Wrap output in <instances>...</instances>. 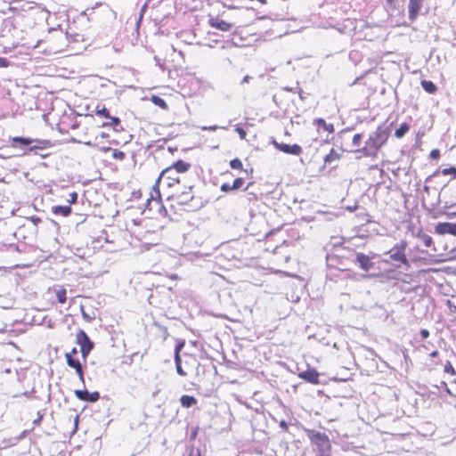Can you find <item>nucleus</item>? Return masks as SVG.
<instances>
[{"mask_svg": "<svg viewBox=\"0 0 456 456\" xmlns=\"http://www.w3.org/2000/svg\"><path fill=\"white\" fill-rule=\"evenodd\" d=\"M170 167H173L176 171V175L186 172L190 167L191 164L182 159L175 162Z\"/></svg>", "mask_w": 456, "mask_h": 456, "instance_id": "16", "label": "nucleus"}, {"mask_svg": "<svg viewBox=\"0 0 456 456\" xmlns=\"http://www.w3.org/2000/svg\"><path fill=\"white\" fill-rule=\"evenodd\" d=\"M435 232L437 234H451L456 236V224L454 223H438L435 226Z\"/></svg>", "mask_w": 456, "mask_h": 456, "instance_id": "9", "label": "nucleus"}, {"mask_svg": "<svg viewBox=\"0 0 456 456\" xmlns=\"http://www.w3.org/2000/svg\"><path fill=\"white\" fill-rule=\"evenodd\" d=\"M120 125V119L117 117H111L108 118V121L103 122L102 126H113L114 130L118 131L117 128Z\"/></svg>", "mask_w": 456, "mask_h": 456, "instance_id": "25", "label": "nucleus"}, {"mask_svg": "<svg viewBox=\"0 0 456 456\" xmlns=\"http://www.w3.org/2000/svg\"><path fill=\"white\" fill-rule=\"evenodd\" d=\"M70 354H77V349H76V348H73Z\"/></svg>", "mask_w": 456, "mask_h": 456, "instance_id": "57", "label": "nucleus"}, {"mask_svg": "<svg viewBox=\"0 0 456 456\" xmlns=\"http://www.w3.org/2000/svg\"><path fill=\"white\" fill-rule=\"evenodd\" d=\"M43 419V414L40 413V411L37 412V419L34 420V424L37 425L40 423V421Z\"/></svg>", "mask_w": 456, "mask_h": 456, "instance_id": "44", "label": "nucleus"}, {"mask_svg": "<svg viewBox=\"0 0 456 456\" xmlns=\"http://www.w3.org/2000/svg\"><path fill=\"white\" fill-rule=\"evenodd\" d=\"M67 362L69 367L75 369L76 370H82V365L80 362L71 355V354H66Z\"/></svg>", "mask_w": 456, "mask_h": 456, "instance_id": "21", "label": "nucleus"}, {"mask_svg": "<svg viewBox=\"0 0 456 456\" xmlns=\"http://www.w3.org/2000/svg\"><path fill=\"white\" fill-rule=\"evenodd\" d=\"M102 150L103 151H110V147H103V148H102Z\"/></svg>", "mask_w": 456, "mask_h": 456, "instance_id": "56", "label": "nucleus"}, {"mask_svg": "<svg viewBox=\"0 0 456 456\" xmlns=\"http://www.w3.org/2000/svg\"><path fill=\"white\" fill-rule=\"evenodd\" d=\"M151 100L154 105L161 108L162 110L168 109V106H167L166 101L163 98H161L160 96L152 95Z\"/></svg>", "mask_w": 456, "mask_h": 456, "instance_id": "23", "label": "nucleus"}, {"mask_svg": "<svg viewBox=\"0 0 456 456\" xmlns=\"http://www.w3.org/2000/svg\"><path fill=\"white\" fill-rule=\"evenodd\" d=\"M424 190H425L426 191H428V186H424Z\"/></svg>", "mask_w": 456, "mask_h": 456, "instance_id": "61", "label": "nucleus"}, {"mask_svg": "<svg viewBox=\"0 0 456 456\" xmlns=\"http://www.w3.org/2000/svg\"><path fill=\"white\" fill-rule=\"evenodd\" d=\"M374 256V254L369 256L354 250L350 253L349 258L351 261L357 265L361 270L365 272V273L361 275L362 279L375 278L378 276L377 273H370L376 266V264L372 261Z\"/></svg>", "mask_w": 456, "mask_h": 456, "instance_id": "2", "label": "nucleus"}, {"mask_svg": "<svg viewBox=\"0 0 456 456\" xmlns=\"http://www.w3.org/2000/svg\"><path fill=\"white\" fill-rule=\"evenodd\" d=\"M243 184L244 179L241 177H238L233 181L231 188H233V190H239Z\"/></svg>", "mask_w": 456, "mask_h": 456, "instance_id": "32", "label": "nucleus"}, {"mask_svg": "<svg viewBox=\"0 0 456 456\" xmlns=\"http://www.w3.org/2000/svg\"><path fill=\"white\" fill-rule=\"evenodd\" d=\"M66 289H59L56 290V297H57V299L58 301L61 303V304H64L67 300V297H66Z\"/></svg>", "mask_w": 456, "mask_h": 456, "instance_id": "27", "label": "nucleus"}, {"mask_svg": "<svg viewBox=\"0 0 456 456\" xmlns=\"http://www.w3.org/2000/svg\"><path fill=\"white\" fill-rule=\"evenodd\" d=\"M77 377L83 381L84 380V372H76Z\"/></svg>", "mask_w": 456, "mask_h": 456, "instance_id": "54", "label": "nucleus"}, {"mask_svg": "<svg viewBox=\"0 0 456 456\" xmlns=\"http://www.w3.org/2000/svg\"><path fill=\"white\" fill-rule=\"evenodd\" d=\"M406 248V240H402L398 243H396L391 249L387 251L385 255H388L389 259L392 262L399 263L409 266V261L405 254Z\"/></svg>", "mask_w": 456, "mask_h": 456, "instance_id": "4", "label": "nucleus"}, {"mask_svg": "<svg viewBox=\"0 0 456 456\" xmlns=\"http://www.w3.org/2000/svg\"><path fill=\"white\" fill-rule=\"evenodd\" d=\"M410 126L407 123H402L400 126L395 130V136L396 138H402L409 131Z\"/></svg>", "mask_w": 456, "mask_h": 456, "instance_id": "24", "label": "nucleus"}, {"mask_svg": "<svg viewBox=\"0 0 456 456\" xmlns=\"http://www.w3.org/2000/svg\"><path fill=\"white\" fill-rule=\"evenodd\" d=\"M184 346L185 341L183 339H181L177 340V343L175 346V361L176 365V370H183L180 352L184 347Z\"/></svg>", "mask_w": 456, "mask_h": 456, "instance_id": "13", "label": "nucleus"}, {"mask_svg": "<svg viewBox=\"0 0 456 456\" xmlns=\"http://www.w3.org/2000/svg\"><path fill=\"white\" fill-rule=\"evenodd\" d=\"M418 238L423 242V244L427 248H430L433 245V239L431 238V236L426 233L419 234Z\"/></svg>", "mask_w": 456, "mask_h": 456, "instance_id": "26", "label": "nucleus"}, {"mask_svg": "<svg viewBox=\"0 0 456 456\" xmlns=\"http://www.w3.org/2000/svg\"><path fill=\"white\" fill-rule=\"evenodd\" d=\"M423 0H410L409 1V19L414 20L421 8Z\"/></svg>", "mask_w": 456, "mask_h": 456, "instance_id": "12", "label": "nucleus"}, {"mask_svg": "<svg viewBox=\"0 0 456 456\" xmlns=\"http://www.w3.org/2000/svg\"><path fill=\"white\" fill-rule=\"evenodd\" d=\"M430 159H437L440 157V151L438 149H434L430 151L429 154Z\"/></svg>", "mask_w": 456, "mask_h": 456, "instance_id": "37", "label": "nucleus"}, {"mask_svg": "<svg viewBox=\"0 0 456 456\" xmlns=\"http://www.w3.org/2000/svg\"><path fill=\"white\" fill-rule=\"evenodd\" d=\"M77 193L73 191L69 194V199L67 200L69 204H75L77 201Z\"/></svg>", "mask_w": 456, "mask_h": 456, "instance_id": "36", "label": "nucleus"}, {"mask_svg": "<svg viewBox=\"0 0 456 456\" xmlns=\"http://www.w3.org/2000/svg\"><path fill=\"white\" fill-rule=\"evenodd\" d=\"M251 79V77L247 75L243 77L242 81H241V84H244V83H248L249 80Z\"/></svg>", "mask_w": 456, "mask_h": 456, "instance_id": "47", "label": "nucleus"}, {"mask_svg": "<svg viewBox=\"0 0 456 456\" xmlns=\"http://www.w3.org/2000/svg\"><path fill=\"white\" fill-rule=\"evenodd\" d=\"M37 155L40 156L43 159H45L50 155V153L45 152V151H38V153Z\"/></svg>", "mask_w": 456, "mask_h": 456, "instance_id": "43", "label": "nucleus"}, {"mask_svg": "<svg viewBox=\"0 0 456 456\" xmlns=\"http://www.w3.org/2000/svg\"><path fill=\"white\" fill-rule=\"evenodd\" d=\"M231 186H232V185H231L230 183H223V184L221 185V188H220V189H221V191H224V192H228V191H232V190H233V188H231Z\"/></svg>", "mask_w": 456, "mask_h": 456, "instance_id": "39", "label": "nucleus"}, {"mask_svg": "<svg viewBox=\"0 0 456 456\" xmlns=\"http://www.w3.org/2000/svg\"><path fill=\"white\" fill-rule=\"evenodd\" d=\"M280 427L283 429V430H287L288 429V424L285 420H281L280 422Z\"/></svg>", "mask_w": 456, "mask_h": 456, "instance_id": "46", "label": "nucleus"}, {"mask_svg": "<svg viewBox=\"0 0 456 456\" xmlns=\"http://www.w3.org/2000/svg\"><path fill=\"white\" fill-rule=\"evenodd\" d=\"M387 139V134L386 132L384 130L378 129L370 135L369 139L366 141L365 146L362 150H357V151H362L366 156H373L386 142Z\"/></svg>", "mask_w": 456, "mask_h": 456, "instance_id": "3", "label": "nucleus"}, {"mask_svg": "<svg viewBox=\"0 0 456 456\" xmlns=\"http://www.w3.org/2000/svg\"><path fill=\"white\" fill-rule=\"evenodd\" d=\"M338 159V155L333 150H331V151L324 157V162L326 164H330Z\"/></svg>", "mask_w": 456, "mask_h": 456, "instance_id": "28", "label": "nucleus"}, {"mask_svg": "<svg viewBox=\"0 0 456 456\" xmlns=\"http://www.w3.org/2000/svg\"><path fill=\"white\" fill-rule=\"evenodd\" d=\"M329 379L330 381H334V382H339V381H347L349 379H351V373H346V376H343V377H338V376H332V377H329Z\"/></svg>", "mask_w": 456, "mask_h": 456, "instance_id": "29", "label": "nucleus"}, {"mask_svg": "<svg viewBox=\"0 0 456 456\" xmlns=\"http://www.w3.org/2000/svg\"><path fill=\"white\" fill-rule=\"evenodd\" d=\"M54 215H61L62 216H69L71 214L70 206H54L52 208Z\"/></svg>", "mask_w": 456, "mask_h": 456, "instance_id": "17", "label": "nucleus"}, {"mask_svg": "<svg viewBox=\"0 0 456 456\" xmlns=\"http://www.w3.org/2000/svg\"><path fill=\"white\" fill-rule=\"evenodd\" d=\"M193 199L191 191H183L176 195L177 203L180 205L187 204Z\"/></svg>", "mask_w": 456, "mask_h": 456, "instance_id": "18", "label": "nucleus"}, {"mask_svg": "<svg viewBox=\"0 0 456 456\" xmlns=\"http://www.w3.org/2000/svg\"><path fill=\"white\" fill-rule=\"evenodd\" d=\"M180 375H185L186 372H183V371H181V372H178Z\"/></svg>", "mask_w": 456, "mask_h": 456, "instance_id": "62", "label": "nucleus"}, {"mask_svg": "<svg viewBox=\"0 0 456 456\" xmlns=\"http://www.w3.org/2000/svg\"><path fill=\"white\" fill-rule=\"evenodd\" d=\"M112 157L116 159L123 160L126 157L125 152L118 150H114L112 153Z\"/></svg>", "mask_w": 456, "mask_h": 456, "instance_id": "34", "label": "nucleus"}, {"mask_svg": "<svg viewBox=\"0 0 456 456\" xmlns=\"http://www.w3.org/2000/svg\"><path fill=\"white\" fill-rule=\"evenodd\" d=\"M388 4H392L395 0H387Z\"/></svg>", "mask_w": 456, "mask_h": 456, "instance_id": "60", "label": "nucleus"}, {"mask_svg": "<svg viewBox=\"0 0 456 456\" xmlns=\"http://www.w3.org/2000/svg\"><path fill=\"white\" fill-rule=\"evenodd\" d=\"M444 370H454V369L452 368L450 362H447V364L444 366Z\"/></svg>", "mask_w": 456, "mask_h": 456, "instance_id": "48", "label": "nucleus"}, {"mask_svg": "<svg viewBox=\"0 0 456 456\" xmlns=\"http://www.w3.org/2000/svg\"><path fill=\"white\" fill-rule=\"evenodd\" d=\"M449 216H456V213H451V214H449Z\"/></svg>", "mask_w": 456, "mask_h": 456, "instance_id": "58", "label": "nucleus"}, {"mask_svg": "<svg viewBox=\"0 0 456 456\" xmlns=\"http://www.w3.org/2000/svg\"><path fill=\"white\" fill-rule=\"evenodd\" d=\"M362 136L361 134H355L354 136H353V139H352V145L354 147H358L360 146L361 144V142H362Z\"/></svg>", "mask_w": 456, "mask_h": 456, "instance_id": "33", "label": "nucleus"}, {"mask_svg": "<svg viewBox=\"0 0 456 456\" xmlns=\"http://www.w3.org/2000/svg\"><path fill=\"white\" fill-rule=\"evenodd\" d=\"M298 376L300 379L311 384H327L325 372H298Z\"/></svg>", "mask_w": 456, "mask_h": 456, "instance_id": "6", "label": "nucleus"}, {"mask_svg": "<svg viewBox=\"0 0 456 456\" xmlns=\"http://www.w3.org/2000/svg\"><path fill=\"white\" fill-rule=\"evenodd\" d=\"M85 143H86V145H90V146H91V145H93L91 142H85Z\"/></svg>", "mask_w": 456, "mask_h": 456, "instance_id": "59", "label": "nucleus"}, {"mask_svg": "<svg viewBox=\"0 0 456 456\" xmlns=\"http://www.w3.org/2000/svg\"><path fill=\"white\" fill-rule=\"evenodd\" d=\"M438 171L435 172L432 175L428 176L426 181L428 182V180H430L431 177L436 175Z\"/></svg>", "mask_w": 456, "mask_h": 456, "instance_id": "55", "label": "nucleus"}, {"mask_svg": "<svg viewBox=\"0 0 456 456\" xmlns=\"http://www.w3.org/2000/svg\"><path fill=\"white\" fill-rule=\"evenodd\" d=\"M75 395L79 400L91 402V403H94V402L98 401L100 398V394L97 391L90 393L86 389L76 390Z\"/></svg>", "mask_w": 456, "mask_h": 456, "instance_id": "10", "label": "nucleus"}, {"mask_svg": "<svg viewBox=\"0 0 456 456\" xmlns=\"http://www.w3.org/2000/svg\"><path fill=\"white\" fill-rule=\"evenodd\" d=\"M236 35H237V31L235 30V31L233 32V37L232 38V44H233L234 45L238 46V45H239V43L235 41V39H236V38H235V36H236Z\"/></svg>", "mask_w": 456, "mask_h": 456, "instance_id": "49", "label": "nucleus"}, {"mask_svg": "<svg viewBox=\"0 0 456 456\" xmlns=\"http://www.w3.org/2000/svg\"><path fill=\"white\" fill-rule=\"evenodd\" d=\"M285 91H288V92H297L298 91V87H289V86H286L283 88Z\"/></svg>", "mask_w": 456, "mask_h": 456, "instance_id": "45", "label": "nucleus"}, {"mask_svg": "<svg viewBox=\"0 0 456 456\" xmlns=\"http://www.w3.org/2000/svg\"><path fill=\"white\" fill-rule=\"evenodd\" d=\"M309 437L311 438L312 442L316 444L318 446H323L324 444L328 443L327 436L321 432L312 431Z\"/></svg>", "mask_w": 456, "mask_h": 456, "instance_id": "14", "label": "nucleus"}, {"mask_svg": "<svg viewBox=\"0 0 456 456\" xmlns=\"http://www.w3.org/2000/svg\"><path fill=\"white\" fill-rule=\"evenodd\" d=\"M441 172L444 175H452L455 176L456 175V167H448V168H444Z\"/></svg>", "mask_w": 456, "mask_h": 456, "instance_id": "35", "label": "nucleus"}, {"mask_svg": "<svg viewBox=\"0 0 456 456\" xmlns=\"http://www.w3.org/2000/svg\"><path fill=\"white\" fill-rule=\"evenodd\" d=\"M230 167L232 169H242V162L238 158L233 159L230 161Z\"/></svg>", "mask_w": 456, "mask_h": 456, "instance_id": "30", "label": "nucleus"}, {"mask_svg": "<svg viewBox=\"0 0 456 456\" xmlns=\"http://www.w3.org/2000/svg\"><path fill=\"white\" fill-rule=\"evenodd\" d=\"M183 407L190 408L197 403V399L192 395H184L180 398Z\"/></svg>", "mask_w": 456, "mask_h": 456, "instance_id": "19", "label": "nucleus"}, {"mask_svg": "<svg viewBox=\"0 0 456 456\" xmlns=\"http://www.w3.org/2000/svg\"><path fill=\"white\" fill-rule=\"evenodd\" d=\"M273 144L277 150L286 154L298 156L303 151L302 147L297 143L290 145L284 142H278L274 140Z\"/></svg>", "mask_w": 456, "mask_h": 456, "instance_id": "7", "label": "nucleus"}, {"mask_svg": "<svg viewBox=\"0 0 456 456\" xmlns=\"http://www.w3.org/2000/svg\"><path fill=\"white\" fill-rule=\"evenodd\" d=\"M421 86L428 94H435L437 90L436 86L430 80H422Z\"/></svg>", "mask_w": 456, "mask_h": 456, "instance_id": "22", "label": "nucleus"}, {"mask_svg": "<svg viewBox=\"0 0 456 456\" xmlns=\"http://www.w3.org/2000/svg\"><path fill=\"white\" fill-rule=\"evenodd\" d=\"M297 93H298L299 98H300L301 100H304V99H305V95H304V92H303V90H302L301 88H299V89H298V91H297Z\"/></svg>", "mask_w": 456, "mask_h": 456, "instance_id": "50", "label": "nucleus"}, {"mask_svg": "<svg viewBox=\"0 0 456 456\" xmlns=\"http://www.w3.org/2000/svg\"><path fill=\"white\" fill-rule=\"evenodd\" d=\"M314 124L318 129H323L330 134L334 132L333 125L326 123V121L322 118L314 119Z\"/></svg>", "mask_w": 456, "mask_h": 456, "instance_id": "15", "label": "nucleus"}, {"mask_svg": "<svg viewBox=\"0 0 456 456\" xmlns=\"http://www.w3.org/2000/svg\"><path fill=\"white\" fill-rule=\"evenodd\" d=\"M33 143L30 144V147L28 149V152H33L34 154H37L38 151H44L53 146L52 142L49 140H39V139H32Z\"/></svg>", "mask_w": 456, "mask_h": 456, "instance_id": "8", "label": "nucleus"}, {"mask_svg": "<svg viewBox=\"0 0 456 456\" xmlns=\"http://www.w3.org/2000/svg\"><path fill=\"white\" fill-rule=\"evenodd\" d=\"M78 421H79V416L76 415V417L74 419V428H73L72 434L76 433V431L77 429V426H78Z\"/></svg>", "mask_w": 456, "mask_h": 456, "instance_id": "41", "label": "nucleus"}, {"mask_svg": "<svg viewBox=\"0 0 456 456\" xmlns=\"http://www.w3.org/2000/svg\"><path fill=\"white\" fill-rule=\"evenodd\" d=\"M77 343L80 346V352L85 358L94 347V343L91 341L87 334L80 330L77 333Z\"/></svg>", "mask_w": 456, "mask_h": 456, "instance_id": "5", "label": "nucleus"}, {"mask_svg": "<svg viewBox=\"0 0 456 456\" xmlns=\"http://www.w3.org/2000/svg\"><path fill=\"white\" fill-rule=\"evenodd\" d=\"M146 7H147V3H145L141 9L140 20L142 18V15H143V12H144Z\"/></svg>", "mask_w": 456, "mask_h": 456, "instance_id": "51", "label": "nucleus"}, {"mask_svg": "<svg viewBox=\"0 0 456 456\" xmlns=\"http://www.w3.org/2000/svg\"><path fill=\"white\" fill-rule=\"evenodd\" d=\"M96 115H97V116H100V117H102V118H107V119H108L109 118H110V111H109V110H108V109H106V108H104V107H103V108H102V109H98V110H96Z\"/></svg>", "mask_w": 456, "mask_h": 456, "instance_id": "31", "label": "nucleus"}, {"mask_svg": "<svg viewBox=\"0 0 456 456\" xmlns=\"http://www.w3.org/2000/svg\"><path fill=\"white\" fill-rule=\"evenodd\" d=\"M160 183H166L168 187L173 186L175 183H179V176L176 175V171L173 167H167L160 173L152 187L151 199L148 200V205H150L151 201H155L159 207H163L159 191Z\"/></svg>", "mask_w": 456, "mask_h": 456, "instance_id": "1", "label": "nucleus"}, {"mask_svg": "<svg viewBox=\"0 0 456 456\" xmlns=\"http://www.w3.org/2000/svg\"><path fill=\"white\" fill-rule=\"evenodd\" d=\"M218 128H219L218 126H202L201 127V129L203 131H216Z\"/></svg>", "mask_w": 456, "mask_h": 456, "instance_id": "40", "label": "nucleus"}, {"mask_svg": "<svg viewBox=\"0 0 456 456\" xmlns=\"http://www.w3.org/2000/svg\"><path fill=\"white\" fill-rule=\"evenodd\" d=\"M209 25L212 28H216L218 30H221V31H228L232 27V23H228L225 20H220L218 18H211L209 20Z\"/></svg>", "mask_w": 456, "mask_h": 456, "instance_id": "11", "label": "nucleus"}, {"mask_svg": "<svg viewBox=\"0 0 456 456\" xmlns=\"http://www.w3.org/2000/svg\"><path fill=\"white\" fill-rule=\"evenodd\" d=\"M32 139L28 137H21V136H16L12 138V146H15L16 144H20L21 146H28L30 147V144H32Z\"/></svg>", "mask_w": 456, "mask_h": 456, "instance_id": "20", "label": "nucleus"}, {"mask_svg": "<svg viewBox=\"0 0 456 456\" xmlns=\"http://www.w3.org/2000/svg\"><path fill=\"white\" fill-rule=\"evenodd\" d=\"M82 314H83L84 319H86L87 321L91 320V317L85 311L82 312Z\"/></svg>", "mask_w": 456, "mask_h": 456, "instance_id": "52", "label": "nucleus"}, {"mask_svg": "<svg viewBox=\"0 0 456 456\" xmlns=\"http://www.w3.org/2000/svg\"><path fill=\"white\" fill-rule=\"evenodd\" d=\"M235 131L238 133L240 139H245L247 133L242 127L236 126Z\"/></svg>", "mask_w": 456, "mask_h": 456, "instance_id": "38", "label": "nucleus"}, {"mask_svg": "<svg viewBox=\"0 0 456 456\" xmlns=\"http://www.w3.org/2000/svg\"><path fill=\"white\" fill-rule=\"evenodd\" d=\"M99 136H100V137H102V138H106V137H108L109 135H108V134H106V133H104V132H101V133L99 134ZM97 138H98V135L96 136V138H95V139H97Z\"/></svg>", "mask_w": 456, "mask_h": 456, "instance_id": "53", "label": "nucleus"}, {"mask_svg": "<svg viewBox=\"0 0 456 456\" xmlns=\"http://www.w3.org/2000/svg\"><path fill=\"white\" fill-rule=\"evenodd\" d=\"M450 307H453L454 311L456 312V305H450Z\"/></svg>", "mask_w": 456, "mask_h": 456, "instance_id": "63", "label": "nucleus"}, {"mask_svg": "<svg viewBox=\"0 0 456 456\" xmlns=\"http://www.w3.org/2000/svg\"><path fill=\"white\" fill-rule=\"evenodd\" d=\"M0 61L4 62V61H5V60H4V59H3V58H0Z\"/></svg>", "mask_w": 456, "mask_h": 456, "instance_id": "64", "label": "nucleus"}, {"mask_svg": "<svg viewBox=\"0 0 456 456\" xmlns=\"http://www.w3.org/2000/svg\"><path fill=\"white\" fill-rule=\"evenodd\" d=\"M420 336L422 338H428L429 336V331L428 330L423 329L420 330Z\"/></svg>", "mask_w": 456, "mask_h": 456, "instance_id": "42", "label": "nucleus"}]
</instances>
